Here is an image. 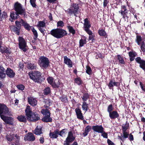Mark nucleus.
Returning <instances> with one entry per match:
<instances>
[{"mask_svg": "<svg viewBox=\"0 0 145 145\" xmlns=\"http://www.w3.org/2000/svg\"><path fill=\"white\" fill-rule=\"evenodd\" d=\"M92 129L94 131L99 133H103L104 129L102 125H98L93 126L92 127Z\"/></svg>", "mask_w": 145, "mask_h": 145, "instance_id": "obj_17", "label": "nucleus"}, {"mask_svg": "<svg viewBox=\"0 0 145 145\" xmlns=\"http://www.w3.org/2000/svg\"><path fill=\"white\" fill-rule=\"evenodd\" d=\"M59 130L56 129L53 132H50L49 133V136L51 138H57L59 135Z\"/></svg>", "mask_w": 145, "mask_h": 145, "instance_id": "obj_21", "label": "nucleus"}, {"mask_svg": "<svg viewBox=\"0 0 145 145\" xmlns=\"http://www.w3.org/2000/svg\"><path fill=\"white\" fill-rule=\"evenodd\" d=\"M64 63L67 65L68 67L71 68L72 67V62L71 60L68 58L66 56H65L63 57Z\"/></svg>", "mask_w": 145, "mask_h": 145, "instance_id": "obj_24", "label": "nucleus"}, {"mask_svg": "<svg viewBox=\"0 0 145 145\" xmlns=\"http://www.w3.org/2000/svg\"><path fill=\"white\" fill-rule=\"evenodd\" d=\"M135 42L138 45H140L142 41V38L140 36L137 35L136 37Z\"/></svg>", "mask_w": 145, "mask_h": 145, "instance_id": "obj_43", "label": "nucleus"}, {"mask_svg": "<svg viewBox=\"0 0 145 145\" xmlns=\"http://www.w3.org/2000/svg\"><path fill=\"white\" fill-rule=\"evenodd\" d=\"M67 27L68 30L69 31L70 33H71L73 35H74L76 33V30L74 28L70 25L68 24L67 26Z\"/></svg>", "mask_w": 145, "mask_h": 145, "instance_id": "obj_30", "label": "nucleus"}, {"mask_svg": "<svg viewBox=\"0 0 145 145\" xmlns=\"http://www.w3.org/2000/svg\"><path fill=\"white\" fill-rule=\"evenodd\" d=\"M123 125L122 126V127L123 132H127L126 131L129 128V123L127 121L124 125V124H123Z\"/></svg>", "mask_w": 145, "mask_h": 145, "instance_id": "obj_39", "label": "nucleus"}, {"mask_svg": "<svg viewBox=\"0 0 145 145\" xmlns=\"http://www.w3.org/2000/svg\"><path fill=\"white\" fill-rule=\"evenodd\" d=\"M36 0H30V3L33 7L36 8L37 6L35 4Z\"/></svg>", "mask_w": 145, "mask_h": 145, "instance_id": "obj_58", "label": "nucleus"}, {"mask_svg": "<svg viewBox=\"0 0 145 145\" xmlns=\"http://www.w3.org/2000/svg\"><path fill=\"white\" fill-rule=\"evenodd\" d=\"M140 86L141 88L142 91L145 92V88L144 87V84L142 83L140 81L139 82Z\"/></svg>", "mask_w": 145, "mask_h": 145, "instance_id": "obj_60", "label": "nucleus"}, {"mask_svg": "<svg viewBox=\"0 0 145 145\" xmlns=\"http://www.w3.org/2000/svg\"><path fill=\"white\" fill-rule=\"evenodd\" d=\"M40 112L43 116L51 114L50 111L49 109H43L41 110Z\"/></svg>", "mask_w": 145, "mask_h": 145, "instance_id": "obj_38", "label": "nucleus"}, {"mask_svg": "<svg viewBox=\"0 0 145 145\" xmlns=\"http://www.w3.org/2000/svg\"><path fill=\"white\" fill-rule=\"evenodd\" d=\"M6 71L2 65L0 66V78L3 79L6 77Z\"/></svg>", "mask_w": 145, "mask_h": 145, "instance_id": "obj_26", "label": "nucleus"}, {"mask_svg": "<svg viewBox=\"0 0 145 145\" xmlns=\"http://www.w3.org/2000/svg\"><path fill=\"white\" fill-rule=\"evenodd\" d=\"M42 127L40 126H37L34 130V133L37 135H40L42 134Z\"/></svg>", "mask_w": 145, "mask_h": 145, "instance_id": "obj_27", "label": "nucleus"}, {"mask_svg": "<svg viewBox=\"0 0 145 145\" xmlns=\"http://www.w3.org/2000/svg\"><path fill=\"white\" fill-rule=\"evenodd\" d=\"M83 39H81L79 40V47H82L84 46V45L86 44V37L84 36L82 37Z\"/></svg>", "mask_w": 145, "mask_h": 145, "instance_id": "obj_31", "label": "nucleus"}, {"mask_svg": "<svg viewBox=\"0 0 145 145\" xmlns=\"http://www.w3.org/2000/svg\"><path fill=\"white\" fill-rule=\"evenodd\" d=\"M109 2V0H104L103 4L104 8H105L107 6Z\"/></svg>", "mask_w": 145, "mask_h": 145, "instance_id": "obj_61", "label": "nucleus"}, {"mask_svg": "<svg viewBox=\"0 0 145 145\" xmlns=\"http://www.w3.org/2000/svg\"><path fill=\"white\" fill-rule=\"evenodd\" d=\"M48 34L51 35L57 39H59L67 35V33L64 29L57 28L52 30Z\"/></svg>", "mask_w": 145, "mask_h": 145, "instance_id": "obj_5", "label": "nucleus"}, {"mask_svg": "<svg viewBox=\"0 0 145 145\" xmlns=\"http://www.w3.org/2000/svg\"><path fill=\"white\" fill-rule=\"evenodd\" d=\"M43 92L44 95H47L50 94L51 91L50 88L47 87L44 89Z\"/></svg>", "mask_w": 145, "mask_h": 145, "instance_id": "obj_42", "label": "nucleus"}, {"mask_svg": "<svg viewBox=\"0 0 145 145\" xmlns=\"http://www.w3.org/2000/svg\"><path fill=\"white\" fill-rule=\"evenodd\" d=\"M6 138L8 141V143L9 144L13 139V137L10 135H8L7 134L6 136Z\"/></svg>", "mask_w": 145, "mask_h": 145, "instance_id": "obj_51", "label": "nucleus"}, {"mask_svg": "<svg viewBox=\"0 0 145 145\" xmlns=\"http://www.w3.org/2000/svg\"><path fill=\"white\" fill-rule=\"evenodd\" d=\"M17 118L20 122L24 123H26L27 122V119L25 116L21 115L18 116Z\"/></svg>", "mask_w": 145, "mask_h": 145, "instance_id": "obj_37", "label": "nucleus"}, {"mask_svg": "<svg viewBox=\"0 0 145 145\" xmlns=\"http://www.w3.org/2000/svg\"><path fill=\"white\" fill-rule=\"evenodd\" d=\"M18 67L20 69H23L24 67V65L23 63L20 62L18 63Z\"/></svg>", "mask_w": 145, "mask_h": 145, "instance_id": "obj_63", "label": "nucleus"}, {"mask_svg": "<svg viewBox=\"0 0 145 145\" xmlns=\"http://www.w3.org/2000/svg\"><path fill=\"white\" fill-rule=\"evenodd\" d=\"M109 117L112 120H114L116 118L119 120L120 119L119 118V114L117 110L113 111L112 112L109 113Z\"/></svg>", "mask_w": 145, "mask_h": 145, "instance_id": "obj_16", "label": "nucleus"}, {"mask_svg": "<svg viewBox=\"0 0 145 145\" xmlns=\"http://www.w3.org/2000/svg\"><path fill=\"white\" fill-rule=\"evenodd\" d=\"M88 104H87L86 102H83L82 107V110L85 112L88 110Z\"/></svg>", "mask_w": 145, "mask_h": 145, "instance_id": "obj_44", "label": "nucleus"}, {"mask_svg": "<svg viewBox=\"0 0 145 145\" xmlns=\"http://www.w3.org/2000/svg\"><path fill=\"white\" fill-rule=\"evenodd\" d=\"M8 17L7 13L4 11L1 12V15L0 16V21H2L3 19H5Z\"/></svg>", "mask_w": 145, "mask_h": 145, "instance_id": "obj_35", "label": "nucleus"}, {"mask_svg": "<svg viewBox=\"0 0 145 145\" xmlns=\"http://www.w3.org/2000/svg\"><path fill=\"white\" fill-rule=\"evenodd\" d=\"M28 101L29 103L31 105L34 106L37 104V100L32 97H28L27 98Z\"/></svg>", "mask_w": 145, "mask_h": 145, "instance_id": "obj_25", "label": "nucleus"}, {"mask_svg": "<svg viewBox=\"0 0 145 145\" xmlns=\"http://www.w3.org/2000/svg\"><path fill=\"white\" fill-rule=\"evenodd\" d=\"M63 85V84L61 82L60 80L59 79H57L54 80L52 86L54 88H57L62 87Z\"/></svg>", "mask_w": 145, "mask_h": 145, "instance_id": "obj_19", "label": "nucleus"}, {"mask_svg": "<svg viewBox=\"0 0 145 145\" xmlns=\"http://www.w3.org/2000/svg\"><path fill=\"white\" fill-rule=\"evenodd\" d=\"M140 48L142 51L143 52H145V43L144 41H142L140 45Z\"/></svg>", "mask_w": 145, "mask_h": 145, "instance_id": "obj_52", "label": "nucleus"}, {"mask_svg": "<svg viewBox=\"0 0 145 145\" xmlns=\"http://www.w3.org/2000/svg\"><path fill=\"white\" fill-rule=\"evenodd\" d=\"M101 133V135L104 138H108V134L107 133L104 131V130L103 131V133Z\"/></svg>", "mask_w": 145, "mask_h": 145, "instance_id": "obj_62", "label": "nucleus"}, {"mask_svg": "<svg viewBox=\"0 0 145 145\" xmlns=\"http://www.w3.org/2000/svg\"><path fill=\"white\" fill-rule=\"evenodd\" d=\"M25 112L27 120L28 121L31 120L33 112H32L31 109L29 105L27 106L25 109Z\"/></svg>", "mask_w": 145, "mask_h": 145, "instance_id": "obj_14", "label": "nucleus"}, {"mask_svg": "<svg viewBox=\"0 0 145 145\" xmlns=\"http://www.w3.org/2000/svg\"><path fill=\"white\" fill-rule=\"evenodd\" d=\"M120 85V82H116L114 81L112 79H111L109 81L108 86L109 89H111L112 88L113 89V87L116 86L119 87Z\"/></svg>", "mask_w": 145, "mask_h": 145, "instance_id": "obj_15", "label": "nucleus"}, {"mask_svg": "<svg viewBox=\"0 0 145 145\" xmlns=\"http://www.w3.org/2000/svg\"><path fill=\"white\" fill-rule=\"evenodd\" d=\"M76 78H75L74 80V82L78 85H80L82 84L83 82L81 78L78 76H76Z\"/></svg>", "mask_w": 145, "mask_h": 145, "instance_id": "obj_36", "label": "nucleus"}, {"mask_svg": "<svg viewBox=\"0 0 145 145\" xmlns=\"http://www.w3.org/2000/svg\"><path fill=\"white\" fill-rule=\"evenodd\" d=\"M61 101L64 103H66L67 101V97L65 96H62L60 98Z\"/></svg>", "mask_w": 145, "mask_h": 145, "instance_id": "obj_59", "label": "nucleus"}, {"mask_svg": "<svg viewBox=\"0 0 145 145\" xmlns=\"http://www.w3.org/2000/svg\"><path fill=\"white\" fill-rule=\"evenodd\" d=\"M29 75L30 78L35 83L41 84L45 80L44 78L40 71H33L29 72Z\"/></svg>", "mask_w": 145, "mask_h": 145, "instance_id": "obj_3", "label": "nucleus"}, {"mask_svg": "<svg viewBox=\"0 0 145 145\" xmlns=\"http://www.w3.org/2000/svg\"><path fill=\"white\" fill-rule=\"evenodd\" d=\"M1 53L2 54L6 53L7 54H11L10 51L9 50L8 48L6 47L5 48L4 47V51L3 52L1 51Z\"/></svg>", "mask_w": 145, "mask_h": 145, "instance_id": "obj_53", "label": "nucleus"}, {"mask_svg": "<svg viewBox=\"0 0 145 145\" xmlns=\"http://www.w3.org/2000/svg\"><path fill=\"white\" fill-rule=\"evenodd\" d=\"M75 137L74 136L72 131L68 132L67 137L64 141L63 145H69V144L72 143L75 139Z\"/></svg>", "mask_w": 145, "mask_h": 145, "instance_id": "obj_10", "label": "nucleus"}, {"mask_svg": "<svg viewBox=\"0 0 145 145\" xmlns=\"http://www.w3.org/2000/svg\"><path fill=\"white\" fill-rule=\"evenodd\" d=\"M16 87L18 89L21 91L23 90L25 88V86H24L23 84H20L17 85Z\"/></svg>", "mask_w": 145, "mask_h": 145, "instance_id": "obj_54", "label": "nucleus"}, {"mask_svg": "<svg viewBox=\"0 0 145 145\" xmlns=\"http://www.w3.org/2000/svg\"><path fill=\"white\" fill-rule=\"evenodd\" d=\"M116 58L118 60L119 62L120 63L122 64H125V61L124 59L122 56L120 55H118L116 56Z\"/></svg>", "mask_w": 145, "mask_h": 145, "instance_id": "obj_34", "label": "nucleus"}, {"mask_svg": "<svg viewBox=\"0 0 145 145\" xmlns=\"http://www.w3.org/2000/svg\"><path fill=\"white\" fill-rule=\"evenodd\" d=\"M84 22L83 28L84 30L89 35L88 40L89 41L91 40L92 42H94L95 40L94 38L95 36L94 34L92 33L91 31L89 29L91 27L90 22L88 18L84 19Z\"/></svg>", "mask_w": 145, "mask_h": 145, "instance_id": "obj_4", "label": "nucleus"}, {"mask_svg": "<svg viewBox=\"0 0 145 145\" xmlns=\"http://www.w3.org/2000/svg\"><path fill=\"white\" fill-rule=\"evenodd\" d=\"M92 128L89 125L87 126L85 129L84 132L82 134L84 137L86 136L88 134V133L91 130Z\"/></svg>", "mask_w": 145, "mask_h": 145, "instance_id": "obj_32", "label": "nucleus"}, {"mask_svg": "<svg viewBox=\"0 0 145 145\" xmlns=\"http://www.w3.org/2000/svg\"><path fill=\"white\" fill-rule=\"evenodd\" d=\"M114 108L112 104H110V105H109L107 107V111L109 113L110 112H112L113 111H114Z\"/></svg>", "mask_w": 145, "mask_h": 145, "instance_id": "obj_50", "label": "nucleus"}, {"mask_svg": "<svg viewBox=\"0 0 145 145\" xmlns=\"http://www.w3.org/2000/svg\"><path fill=\"white\" fill-rule=\"evenodd\" d=\"M40 120V115L37 112H33L31 117V120H29L32 122H36Z\"/></svg>", "mask_w": 145, "mask_h": 145, "instance_id": "obj_18", "label": "nucleus"}, {"mask_svg": "<svg viewBox=\"0 0 145 145\" xmlns=\"http://www.w3.org/2000/svg\"><path fill=\"white\" fill-rule=\"evenodd\" d=\"M129 10H128L126 11H125L124 12H121L120 13L121 15L122 16V18L123 19H125L127 18L128 19L129 18Z\"/></svg>", "mask_w": 145, "mask_h": 145, "instance_id": "obj_41", "label": "nucleus"}, {"mask_svg": "<svg viewBox=\"0 0 145 145\" xmlns=\"http://www.w3.org/2000/svg\"><path fill=\"white\" fill-rule=\"evenodd\" d=\"M10 78H13L15 75V72L11 69L8 68L6 71V75Z\"/></svg>", "mask_w": 145, "mask_h": 145, "instance_id": "obj_20", "label": "nucleus"}, {"mask_svg": "<svg viewBox=\"0 0 145 145\" xmlns=\"http://www.w3.org/2000/svg\"><path fill=\"white\" fill-rule=\"evenodd\" d=\"M51 114L43 116V117L41 119V120L46 123L52 122V118L51 117Z\"/></svg>", "mask_w": 145, "mask_h": 145, "instance_id": "obj_23", "label": "nucleus"}, {"mask_svg": "<svg viewBox=\"0 0 145 145\" xmlns=\"http://www.w3.org/2000/svg\"><path fill=\"white\" fill-rule=\"evenodd\" d=\"M21 21L22 22V26H24V28L28 31H29L31 29V27L29 24L26 22H25L23 20L21 19Z\"/></svg>", "mask_w": 145, "mask_h": 145, "instance_id": "obj_28", "label": "nucleus"}, {"mask_svg": "<svg viewBox=\"0 0 145 145\" xmlns=\"http://www.w3.org/2000/svg\"><path fill=\"white\" fill-rule=\"evenodd\" d=\"M24 139L25 141H33L35 140V137L32 133L29 132L25 135Z\"/></svg>", "mask_w": 145, "mask_h": 145, "instance_id": "obj_13", "label": "nucleus"}, {"mask_svg": "<svg viewBox=\"0 0 145 145\" xmlns=\"http://www.w3.org/2000/svg\"><path fill=\"white\" fill-rule=\"evenodd\" d=\"M9 112L8 108L6 105L0 103V116L1 118L2 116L8 115Z\"/></svg>", "mask_w": 145, "mask_h": 145, "instance_id": "obj_11", "label": "nucleus"}, {"mask_svg": "<svg viewBox=\"0 0 145 145\" xmlns=\"http://www.w3.org/2000/svg\"><path fill=\"white\" fill-rule=\"evenodd\" d=\"M81 97L83 102H86L88 99L90 98V95L88 93H83Z\"/></svg>", "mask_w": 145, "mask_h": 145, "instance_id": "obj_33", "label": "nucleus"}, {"mask_svg": "<svg viewBox=\"0 0 145 145\" xmlns=\"http://www.w3.org/2000/svg\"><path fill=\"white\" fill-rule=\"evenodd\" d=\"M75 112L77 118L81 120H84V116L81 110L79 108H77L75 109Z\"/></svg>", "mask_w": 145, "mask_h": 145, "instance_id": "obj_22", "label": "nucleus"}, {"mask_svg": "<svg viewBox=\"0 0 145 145\" xmlns=\"http://www.w3.org/2000/svg\"><path fill=\"white\" fill-rule=\"evenodd\" d=\"M98 33L100 36H103L106 38L107 35L105 30L103 29H99L98 31Z\"/></svg>", "mask_w": 145, "mask_h": 145, "instance_id": "obj_40", "label": "nucleus"}, {"mask_svg": "<svg viewBox=\"0 0 145 145\" xmlns=\"http://www.w3.org/2000/svg\"><path fill=\"white\" fill-rule=\"evenodd\" d=\"M107 142L108 145H116L111 140L109 139H108Z\"/></svg>", "mask_w": 145, "mask_h": 145, "instance_id": "obj_64", "label": "nucleus"}, {"mask_svg": "<svg viewBox=\"0 0 145 145\" xmlns=\"http://www.w3.org/2000/svg\"><path fill=\"white\" fill-rule=\"evenodd\" d=\"M18 41L19 48L24 52H26L27 50L26 48L27 46V43L24 39L22 37L20 36L18 38Z\"/></svg>", "mask_w": 145, "mask_h": 145, "instance_id": "obj_9", "label": "nucleus"}, {"mask_svg": "<svg viewBox=\"0 0 145 145\" xmlns=\"http://www.w3.org/2000/svg\"><path fill=\"white\" fill-rule=\"evenodd\" d=\"M79 7L78 4L73 3L71 5L70 8L67 9L68 14L70 15L73 14L75 17H77V14L80 12Z\"/></svg>", "mask_w": 145, "mask_h": 145, "instance_id": "obj_6", "label": "nucleus"}, {"mask_svg": "<svg viewBox=\"0 0 145 145\" xmlns=\"http://www.w3.org/2000/svg\"><path fill=\"white\" fill-rule=\"evenodd\" d=\"M121 10L119 11V13H120L121 12H124L128 10L127 9V5H122L121 7Z\"/></svg>", "mask_w": 145, "mask_h": 145, "instance_id": "obj_48", "label": "nucleus"}, {"mask_svg": "<svg viewBox=\"0 0 145 145\" xmlns=\"http://www.w3.org/2000/svg\"><path fill=\"white\" fill-rule=\"evenodd\" d=\"M15 137L16 138V140H15V142L13 143L12 144V145H18L19 144L20 140V137L17 134L15 135Z\"/></svg>", "mask_w": 145, "mask_h": 145, "instance_id": "obj_46", "label": "nucleus"}, {"mask_svg": "<svg viewBox=\"0 0 145 145\" xmlns=\"http://www.w3.org/2000/svg\"><path fill=\"white\" fill-rule=\"evenodd\" d=\"M37 65L34 63H32L29 62L27 63V67L29 69L33 70L37 68Z\"/></svg>", "mask_w": 145, "mask_h": 145, "instance_id": "obj_29", "label": "nucleus"}, {"mask_svg": "<svg viewBox=\"0 0 145 145\" xmlns=\"http://www.w3.org/2000/svg\"><path fill=\"white\" fill-rule=\"evenodd\" d=\"M45 25L46 24L44 22L40 21L38 22V24L37 25V26L40 27H43L45 26Z\"/></svg>", "mask_w": 145, "mask_h": 145, "instance_id": "obj_56", "label": "nucleus"}, {"mask_svg": "<svg viewBox=\"0 0 145 145\" xmlns=\"http://www.w3.org/2000/svg\"><path fill=\"white\" fill-rule=\"evenodd\" d=\"M31 31L33 32L34 36L33 37V39L35 40H36L37 39V38L38 36L37 31L33 27V28L31 29Z\"/></svg>", "mask_w": 145, "mask_h": 145, "instance_id": "obj_47", "label": "nucleus"}, {"mask_svg": "<svg viewBox=\"0 0 145 145\" xmlns=\"http://www.w3.org/2000/svg\"><path fill=\"white\" fill-rule=\"evenodd\" d=\"M67 129H63L61 131H59V135L61 137H63L67 133Z\"/></svg>", "mask_w": 145, "mask_h": 145, "instance_id": "obj_45", "label": "nucleus"}, {"mask_svg": "<svg viewBox=\"0 0 145 145\" xmlns=\"http://www.w3.org/2000/svg\"><path fill=\"white\" fill-rule=\"evenodd\" d=\"M15 12L12 11L10 14V18L9 19L11 22H13V20L16 19L20 18V15L23 16L24 18L27 16L26 13L25 9L24 8L22 4L18 2H16L14 5V8Z\"/></svg>", "mask_w": 145, "mask_h": 145, "instance_id": "obj_1", "label": "nucleus"}, {"mask_svg": "<svg viewBox=\"0 0 145 145\" xmlns=\"http://www.w3.org/2000/svg\"><path fill=\"white\" fill-rule=\"evenodd\" d=\"M86 68V72L89 75L91 74L92 71L90 67L88 65H87Z\"/></svg>", "mask_w": 145, "mask_h": 145, "instance_id": "obj_49", "label": "nucleus"}, {"mask_svg": "<svg viewBox=\"0 0 145 145\" xmlns=\"http://www.w3.org/2000/svg\"><path fill=\"white\" fill-rule=\"evenodd\" d=\"M7 124L10 125H14V119L13 118L8 116H2L1 118Z\"/></svg>", "mask_w": 145, "mask_h": 145, "instance_id": "obj_12", "label": "nucleus"}, {"mask_svg": "<svg viewBox=\"0 0 145 145\" xmlns=\"http://www.w3.org/2000/svg\"><path fill=\"white\" fill-rule=\"evenodd\" d=\"M22 22L16 21L15 22V25H12L10 26V29L12 31L14 32L15 34L19 35L21 27Z\"/></svg>", "mask_w": 145, "mask_h": 145, "instance_id": "obj_8", "label": "nucleus"}, {"mask_svg": "<svg viewBox=\"0 0 145 145\" xmlns=\"http://www.w3.org/2000/svg\"><path fill=\"white\" fill-rule=\"evenodd\" d=\"M128 52L129 60L131 62L135 59L136 63L139 64V67L144 70H145V60L142 59L140 57L135 58L137 56V53L133 50Z\"/></svg>", "mask_w": 145, "mask_h": 145, "instance_id": "obj_2", "label": "nucleus"}, {"mask_svg": "<svg viewBox=\"0 0 145 145\" xmlns=\"http://www.w3.org/2000/svg\"><path fill=\"white\" fill-rule=\"evenodd\" d=\"M64 26V23L63 21L60 20L57 22V27H63Z\"/></svg>", "mask_w": 145, "mask_h": 145, "instance_id": "obj_57", "label": "nucleus"}, {"mask_svg": "<svg viewBox=\"0 0 145 145\" xmlns=\"http://www.w3.org/2000/svg\"><path fill=\"white\" fill-rule=\"evenodd\" d=\"M48 82L49 84L52 85L54 81V79L52 77L49 76L47 79Z\"/></svg>", "mask_w": 145, "mask_h": 145, "instance_id": "obj_55", "label": "nucleus"}, {"mask_svg": "<svg viewBox=\"0 0 145 145\" xmlns=\"http://www.w3.org/2000/svg\"><path fill=\"white\" fill-rule=\"evenodd\" d=\"M50 63L48 58L44 56L40 57L38 61V63L40 67L45 69L49 66Z\"/></svg>", "mask_w": 145, "mask_h": 145, "instance_id": "obj_7", "label": "nucleus"}]
</instances>
